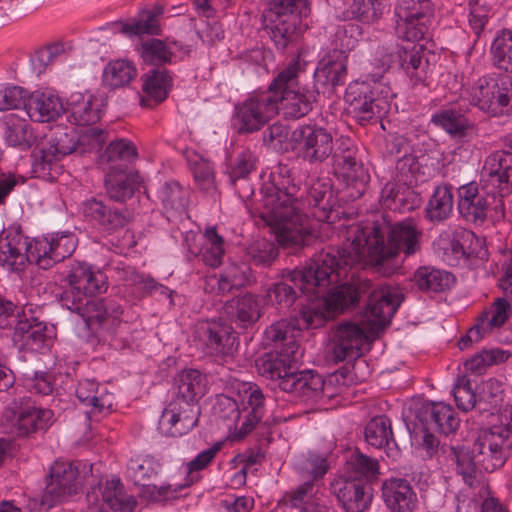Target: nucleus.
<instances>
[{
  "label": "nucleus",
  "mask_w": 512,
  "mask_h": 512,
  "mask_svg": "<svg viewBox=\"0 0 512 512\" xmlns=\"http://www.w3.org/2000/svg\"><path fill=\"white\" fill-rule=\"evenodd\" d=\"M315 259L303 269H295L289 273V280L302 292L312 293L317 299L303 307L300 319L281 320L273 323L265 330V340L275 345V351L265 354L256 360L260 375L278 382L279 388L303 401L318 402L326 393L327 386L321 376L312 371H295L294 364L301 358L299 344L295 339V331L303 328H318L335 313L355 305L359 301V292L346 283L331 289L326 296V290L314 285H308L300 279H293V274L306 271Z\"/></svg>",
  "instance_id": "obj_1"
},
{
  "label": "nucleus",
  "mask_w": 512,
  "mask_h": 512,
  "mask_svg": "<svg viewBox=\"0 0 512 512\" xmlns=\"http://www.w3.org/2000/svg\"><path fill=\"white\" fill-rule=\"evenodd\" d=\"M348 235L337 252L338 260L331 252H321L309 269L294 273L293 279L324 289L340 283L347 276V267L362 264L390 275L397 267L393 262L399 253L411 256L420 251L423 231L414 219L408 218L393 225H351Z\"/></svg>",
  "instance_id": "obj_2"
},
{
  "label": "nucleus",
  "mask_w": 512,
  "mask_h": 512,
  "mask_svg": "<svg viewBox=\"0 0 512 512\" xmlns=\"http://www.w3.org/2000/svg\"><path fill=\"white\" fill-rule=\"evenodd\" d=\"M67 287L61 295V305L77 313L90 329L113 330L120 322L121 306L112 299L96 298L94 293L107 290V277L100 270L83 262L70 266Z\"/></svg>",
  "instance_id": "obj_3"
},
{
  "label": "nucleus",
  "mask_w": 512,
  "mask_h": 512,
  "mask_svg": "<svg viewBox=\"0 0 512 512\" xmlns=\"http://www.w3.org/2000/svg\"><path fill=\"white\" fill-rule=\"evenodd\" d=\"M402 301L403 295L398 288L385 286L373 290L369 295L362 326L352 322H344L337 326L333 332L327 358L339 363L360 357L363 346L389 325Z\"/></svg>",
  "instance_id": "obj_4"
},
{
  "label": "nucleus",
  "mask_w": 512,
  "mask_h": 512,
  "mask_svg": "<svg viewBox=\"0 0 512 512\" xmlns=\"http://www.w3.org/2000/svg\"><path fill=\"white\" fill-rule=\"evenodd\" d=\"M299 188L289 176L273 178L262 188L261 218L283 247H303L311 238L309 219L302 213Z\"/></svg>",
  "instance_id": "obj_5"
},
{
  "label": "nucleus",
  "mask_w": 512,
  "mask_h": 512,
  "mask_svg": "<svg viewBox=\"0 0 512 512\" xmlns=\"http://www.w3.org/2000/svg\"><path fill=\"white\" fill-rule=\"evenodd\" d=\"M67 251L61 253L46 241L27 244L20 234H7L0 237V265L12 271L22 270L26 262L36 263L42 269L50 268L62 261Z\"/></svg>",
  "instance_id": "obj_6"
},
{
  "label": "nucleus",
  "mask_w": 512,
  "mask_h": 512,
  "mask_svg": "<svg viewBox=\"0 0 512 512\" xmlns=\"http://www.w3.org/2000/svg\"><path fill=\"white\" fill-rule=\"evenodd\" d=\"M300 71L299 60H293L278 73L270 85L272 92L279 95V111L281 110L286 118L305 116L316 101V91L299 85Z\"/></svg>",
  "instance_id": "obj_7"
},
{
  "label": "nucleus",
  "mask_w": 512,
  "mask_h": 512,
  "mask_svg": "<svg viewBox=\"0 0 512 512\" xmlns=\"http://www.w3.org/2000/svg\"><path fill=\"white\" fill-rule=\"evenodd\" d=\"M389 87L377 80L355 81L346 89L348 111L362 125L381 119L389 110Z\"/></svg>",
  "instance_id": "obj_8"
},
{
  "label": "nucleus",
  "mask_w": 512,
  "mask_h": 512,
  "mask_svg": "<svg viewBox=\"0 0 512 512\" xmlns=\"http://www.w3.org/2000/svg\"><path fill=\"white\" fill-rule=\"evenodd\" d=\"M477 461L485 471L492 472L504 465L512 452V434L499 420L482 428L474 441Z\"/></svg>",
  "instance_id": "obj_9"
},
{
  "label": "nucleus",
  "mask_w": 512,
  "mask_h": 512,
  "mask_svg": "<svg viewBox=\"0 0 512 512\" xmlns=\"http://www.w3.org/2000/svg\"><path fill=\"white\" fill-rule=\"evenodd\" d=\"M242 401L246 405L243 411L245 415L239 425L238 422L242 416L237 401L227 396H221L217 400V407L221 417L235 424V430H237L235 438L238 439L250 433L261 420L263 416L264 396L257 387L250 385L244 390Z\"/></svg>",
  "instance_id": "obj_10"
},
{
  "label": "nucleus",
  "mask_w": 512,
  "mask_h": 512,
  "mask_svg": "<svg viewBox=\"0 0 512 512\" xmlns=\"http://www.w3.org/2000/svg\"><path fill=\"white\" fill-rule=\"evenodd\" d=\"M290 147L310 164L324 163L334 149L332 134L318 125H302L291 132Z\"/></svg>",
  "instance_id": "obj_11"
},
{
  "label": "nucleus",
  "mask_w": 512,
  "mask_h": 512,
  "mask_svg": "<svg viewBox=\"0 0 512 512\" xmlns=\"http://www.w3.org/2000/svg\"><path fill=\"white\" fill-rule=\"evenodd\" d=\"M358 31V26L353 24L344 25L339 28L336 37L340 40V49L333 50L323 57L314 73L318 83L323 85L337 86L344 83L347 73V56L346 50H350L355 46L356 39L354 33Z\"/></svg>",
  "instance_id": "obj_12"
},
{
  "label": "nucleus",
  "mask_w": 512,
  "mask_h": 512,
  "mask_svg": "<svg viewBox=\"0 0 512 512\" xmlns=\"http://www.w3.org/2000/svg\"><path fill=\"white\" fill-rule=\"evenodd\" d=\"M297 469L302 474L311 475L312 480L305 481L288 491L284 499L288 505L300 511L303 507H309L310 504L324 497L316 479L327 472L328 464L325 457L310 453L298 461Z\"/></svg>",
  "instance_id": "obj_13"
},
{
  "label": "nucleus",
  "mask_w": 512,
  "mask_h": 512,
  "mask_svg": "<svg viewBox=\"0 0 512 512\" xmlns=\"http://www.w3.org/2000/svg\"><path fill=\"white\" fill-rule=\"evenodd\" d=\"M331 157L335 169L339 171L346 182L349 196L354 199L361 197L365 192L369 175L356 159V148L352 140L349 138L338 139Z\"/></svg>",
  "instance_id": "obj_14"
},
{
  "label": "nucleus",
  "mask_w": 512,
  "mask_h": 512,
  "mask_svg": "<svg viewBox=\"0 0 512 512\" xmlns=\"http://www.w3.org/2000/svg\"><path fill=\"white\" fill-rule=\"evenodd\" d=\"M395 15L397 34L407 41H418L428 32L433 5L430 0H400Z\"/></svg>",
  "instance_id": "obj_15"
},
{
  "label": "nucleus",
  "mask_w": 512,
  "mask_h": 512,
  "mask_svg": "<svg viewBox=\"0 0 512 512\" xmlns=\"http://www.w3.org/2000/svg\"><path fill=\"white\" fill-rule=\"evenodd\" d=\"M471 101L481 110L492 114L512 108V77H482L471 90Z\"/></svg>",
  "instance_id": "obj_16"
},
{
  "label": "nucleus",
  "mask_w": 512,
  "mask_h": 512,
  "mask_svg": "<svg viewBox=\"0 0 512 512\" xmlns=\"http://www.w3.org/2000/svg\"><path fill=\"white\" fill-rule=\"evenodd\" d=\"M193 337L205 353L221 359L232 357L237 350L232 327L218 321H199L194 326Z\"/></svg>",
  "instance_id": "obj_17"
},
{
  "label": "nucleus",
  "mask_w": 512,
  "mask_h": 512,
  "mask_svg": "<svg viewBox=\"0 0 512 512\" xmlns=\"http://www.w3.org/2000/svg\"><path fill=\"white\" fill-rule=\"evenodd\" d=\"M3 416L19 436H26L47 427L53 412L49 409L37 408L30 398L19 396L6 406Z\"/></svg>",
  "instance_id": "obj_18"
},
{
  "label": "nucleus",
  "mask_w": 512,
  "mask_h": 512,
  "mask_svg": "<svg viewBox=\"0 0 512 512\" xmlns=\"http://www.w3.org/2000/svg\"><path fill=\"white\" fill-rule=\"evenodd\" d=\"M89 512H132L136 506L133 496L126 493L119 478L106 479L87 493Z\"/></svg>",
  "instance_id": "obj_19"
},
{
  "label": "nucleus",
  "mask_w": 512,
  "mask_h": 512,
  "mask_svg": "<svg viewBox=\"0 0 512 512\" xmlns=\"http://www.w3.org/2000/svg\"><path fill=\"white\" fill-rule=\"evenodd\" d=\"M279 95L269 90L248 98L238 108L240 130L253 132L259 130L266 122L279 112Z\"/></svg>",
  "instance_id": "obj_20"
},
{
  "label": "nucleus",
  "mask_w": 512,
  "mask_h": 512,
  "mask_svg": "<svg viewBox=\"0 0 512 512\" xmlns=\"http://www.w3.org/2000/svg\"><path fill=\"white\" fill-rule=\"evenodd\" d=\"M481 182L485 189L498 193L501 197L512 191V153L496 151L488 155L481 170Z\"/></svg>",
  "instance_id": "obj_21"
},
{
  "label": "nucleus",
  "mask_w": 512,
  "mask_h": 512,
  "mask_svg": "<svg viewBox=\"0 0 512 512\" xmlns=\"http://www.w3.org/2000/svg\"><path fill=\"white\" fill-rule=\"evenodd\" d=\"M12 340L19 350L40 352L49 346L51 336L45 322L24 310L15 325Z\"/></svg>",
  "instance_id": "obj_22"
},
{
  "label": "nucleus",
  "mask_w": 512,
  "mask_h": 512,
  "mask_svg": "<svg viewBox=\"0 0 512 512\" xmlns=\"http://www.w3.org/2000/svg\"><path fill=\"white\" fill-rule=\"evenodd\" d=\"M330 490L347 512H363L372 500L371 487L352 477L341 476L334 479Z\"/></svg>",
  "instance_id": "obj_23"
},
{
  "label": "nucleus",
  "mask_w": 512,
  "mask_h": 512,
  "mask_svg": "<svg viewBox=\"0 0 512 512\" xmlns=\"http://www.w3.org/2000/svg\"><path fill=\"white\" fill-rule=\"evenodd\" d=\"M78 470L72 463L55 462L51 467L50 481L43 496V503L53 506L79 489Z\"/></svg>",
  "instance_id": "obj_24"
},
{
  "label": "nucleus",
  "mask_w": 512,
  "mask_h": 512,
  "mask_svg": "<svg viewBox=\"0 0 512 512\" xmlns=\"http://www.w3.org/2000/svg\"><path fill=\"white\" fill-rule=\"evenodd\" d=\"M196 405L173 401L164 409L159 419V430L163 435L179 437L188 433L198 422Z\"/></svg>",
  "instance_id": "obj_25"
},
{
  "label": "nucleus",
  "mask_w": 512,
  "mask_h": 512,
  "mask_svg": "<svg viewBox=\"0 0 512 512\" xmlns=\"http://www.w3.org/2000/svg\"><path fill=\"white\" fill-rule=\"evenodd\" d=\"M495 191L486 189L481 193L478 186L469 183L458 189V211L460 215L471 223H483L487 217L490 199Z\"/></svg>",
  "instance_id": "obj_26"
},
{
  "label": "nucleus",
  "mask_w": 512,
  "mask_h": 512,
  "mask_svg": "<svg viewBox=\"0 0 512 512\" xmlns=\"http://www.w3.org/2000/svg\"><path fill=\"white\" fill-rule=\"evenodd\" d=\"M510 312L509 302L505 299H497L488 310L478 317L477 323L470 328L467 334L460 339L459 348L461 350L468 348L471 343L481 340L493 328L503 325Z\"/></svg>",
  "instance_id": "obj_27"
},
{
  "label": "nucleus",
  "mask_w": 512,
  "mask_h": 512,
  "mask_svg": "<svg viewBox=\"0 0 512 512\" xmlns=\"http://www.w3.org/2000/svg\"><path fill=\"white\" fill-rule=\"evenodd\" d=\"M185 243L189 253L194 256L201 255L206 265L213 268L221 265L225 252L224 241L215 228L206 229L201 236L189 232L185 235Z\"/></svg>",
  "instance_id": "obj_28"
},
{
  "label": "nucleus",
  "mask_w": 512,
  "mask_h": 512,
  "mask_svg": "<svg viewBox=\"0 0 512 512\" xmlns=\"http://www.w3.org/2000/svg\"><path fill=\"white\" fill-rule=\"evenodd\" d=\"M77 153L76 134L62 129L51 132L40 149V159H36L37 169L45 171L64 156Z\"/></svg>",
  "instance_id": "obj_29"
},
{
  "label": "nucleus",
  "mask_w": 512,
  "mask_h": 512,
  "mask_svg": "<svg viewBox=\"0 0 512 512\" xmlns=\"http://www.w3.org/2000/svg\"><path fill=\"white\" fill-rule=\"evenodd\" d=\"M417 417L427 431H438L445 435L455 432L459 426L455 411L443 402L423 404Z\"/></svg>",
  "instance_id": "obj_30"
},
{
  "label": "nucleus",
  "mask_w": 512,
  "mask_h": 512,
  "mask_svg": "<svg viewBox=\"0 0 512 512\" xmlns=\"http://www.w3.org/2000/svg\"><path fill=\"white\" fill-rule=\"evenodd\" d=\"M474 239L472 231L459 228L446 230L434 242L437 254L450 266H457L465 260L464 244Z\"/></svg>",
  "instance_id": "obj_31"
},
{
  "label": "nucleus",
  "mask_w": 512,
  "mask_h": 512,
  "mask_svg": "<svg viewBox=\"0 0 512 512\" xmlns=\"http://www.w3.org/2000/svg\"><path fill=\"white\" fill-rule=\"evenodd\" d=\"M382 494L390 512H413L418 504L415 491L405 479L393 478L385 481Z\"/></svg>",
  "instance_id": "obj_32"
},
{
  "label": "nucleus",
  "mask_w": 512,
  "mask_h": 512,
  "mask_svg": "<svg viewBox=\"0 0 512 512\" xmlns=\"http://www.w3.org/2000/svg\"><path fill=\"white\" fill-rule=\"evenodd\" d=\"M85 217L96 221L108 231L123 228L131 219L127 210L111 207L96 199H90L83 203Z\"/></svg>",
  "instance_id": "obj_33"
},
{
  "label": "nucleus",
  "mask_w": 512,
  "mask_h": 512,
  "mask_svg": "<svg viewBox=\"0 0 512 512\" xmlns=\"http://www.w3.org/2000/svg\"><path fill=\"white\" fill-rule=\"evenodd\" d=\"M207 388V378L200 371L186 369L179 372L174 378L176 399L182 405H195L204 396Z\"/></svg>",
  "instance_id": "obj_34"
},
{
  "label": "nucleus",
  "mask_w": 512,
  "mask_h": 512,
  "mask_svg": "<svg viewBox=\"0 0 512 512\" xmlns=\"http://www.w3.org/2000/svg\"><path fill=\"white\" fill-rule=\"evenodd\" d=\"M140 182V176L137 172L127 171L122 165L110 166L105 179L109 197L118 202L130 198Z\"/></svg>",
  "instance_id": "obj_35"
},
{
  "label": "nucleus",
  "mask_w": 512,
  "mask_h": 512,
  "mask_svg": "<svg viewBox=\"0 0 512 512\" xmlns=\"http://www.w3.org/2000/svg\"><path fill=\"white\" fill-rule=\"evenodd\" d=\"M25 111L32 121L48 122L60 116L64 107L58 96L35 92L28 96Z\"/></svg>",
  "instance_id": "obj_36"
},
{
  "label": "nucleus",
  "mask_w": 512,
  "mask_h": 512,
  "mask_svg": "<svg viewBox=\"0 0 512 512\" xmlns=\"http://www.w3.org/2000/svg\"><path fill=\"white\" fill-rule=\"evenodd\" d=\"M69 120L77 126H92L100 119V101L92 94L76 93L69 102Z\"/></svg>",
  "instance_id": "obj_37"
},
{
  "label": "nucleus",
  "mask_w": 512,
  "mask_h": 512,
  "mask_svg": "<svg viewBox=\"0 0 512 512\" xmlns=\"http://www.w3.org/2000/svg\"><path fill=\"white\" fill-rule=\"evenodd\" d=\"M431 122L444 130L453 138L468 136L474 129V124L458 107L443 108L432 115Z\"/></svg>",
  "instance_id": "obj_38"
},
{
  "label": "nucleus",
  "mask_w": 512,
  "mask_h": 512,
  "mask_svg": "<svg viewBox=\"0 0 512 512\" xmlns=\"http://www.w3.org/2000/svg\"><path fill=\"white\" fill-rule=\"evenodd\" d=\"M250 267L245 264H231L219 277L214 275L206 280V289L211 288L218 294H225L234 288L243 287L251 282Z\"/></svg>",
  "instance_id": "obj_39"
},
{
  "label": "nucleus",
  "mask_w": 512,
  "mask_h": 512,
  "mask_svg": "<svg viewBox=\"0 0 512 512\" xmlns=\"http://www.w3.org/2000/svg\"><path fill=\"white\" fill-rule=\"evenodd\" d=\"M3 138L8 146L20 151L30 149L38 139L30 124L13 114L5 119Z\"/></svg>",
  "instance_id": "obj_40"
},
{
  "label": "nucleus",
  "mask_w": 512,
  "mask_h": 512,
  "mask_svg": "<svg viewBox=\"0 0 512 512\" xmlns=\"http://www.w3.org/2000/svg\"><path fill=\"white\" fill-rule=\"evenodd\" d=\"M76 397L86 405L92 407V413H101L111 410L114 397L105 386L95 383L93 380L84 379L78 383Z\"/></svg>",
  "instance_id": "obj_41"
},
{
  "label": "nucleus",
  "mask_w": 512,
  "mask_h": 512,
  "mask_svg": "<svg viewBox=\"0 0 512 512\" xmlns=\"http://www.w3.org/2000/svg\"><path fill=\"white\" fill-rule=\"evenodd\" d=\"M224 312L232 320L247 326L259 319V302L255 296L247 293L228 301L224 306Z\"/></svg>",
  "instance_id": "obj_42"
},
{
  "label": "nucleus",
  "mask_w": 512,
  "mask_h": 512,
  "mask_svg": "<svg viewBox=\"0 0 512 512\" xmlns=\"http://www.w3.org/2000/svg\"><path fill=\"white\" fill-rule=\"evenodd\" d=\"M447 457L456 464L457 472L462 476L464 482L473 486L477 481V452L465 446H451L446 451Z\"/></svg>",
  "instance_id": "obj_43"
},
{
  "label": "nucleus",
  "mask_w": 512,
  "mask_h": 512,
  "mask_svg": "<svg viewBox=\"0 0 512 512\" xmlns=\"http://www.w3.org/2000/svg\"><path fill=\"white\" fill-rule=\"evenodd\" d=\"M414 281L419 289L437 293L449 289L454 283V276L432 267H420L414 274Z\"/></svg>",
  "instance_id": "obj_44"
},
{
  "label": "nucleus",
  "mask_w": 512,
  "mask_h": 512,
  "mask_svg": "<svg viewBox=\"0 0 512 512\" xmlns=\"http://www.w3.org/2000/svg\"><path fill=\"white\" fill-rule=\"evenodd\" d=\"M454 198L449 186H438L426 206V216L432 222H442L452 213Z\"/></svg>",
  "instance_id": "obj_45"
},
{
  "label": "nucleus",
  "mask_w": 512,
  "mask_h": 512,
  "mask_svg": "<svg viewBox=\"0 0 512 512\" xmlns=\"http://www.w3.org/2000/svg\"><path fill=\"white\" fill-rule=\"evenodd\" d=\"M163 9L155 6L152 10H143L138 17L122 24L121 31L129 36L142 34H158L160 27L158 17L162 14Z\"/></svg>",
  "instance_id": "obj_46"
},
{
  "label": "nucleus",
  "mask_w": 512,
  "mask_h": 512,
  "mask_svg": "<svg viewBox=\"0 0 512 512\" xmlns=\"http://www.w3.org/2000/svg\"><path fill=\"white\" fill-rule=\"evenodd\" d=\"M365 439L375 448L396 446L393 438L391 421L386 416H377L371 419L365 427Z\"/></svg>",
  "instance_id": "obj_47"
},
{
  "label": "nucleus",
  "mask_w": 512,
  "mask_h": 512,
  "mask_svg": "<svg viewBox=\"0 0 512 512\" xmlns=\"http://www.w3.org/2000/svg\"><path fill=\"white\" fill-rule=\"evenodd\" d=\"M493 65L499 70L512 73V31L503 29L497 33L491 45Z\"/></svg>",
  "instance_id": "obj_48"
},
{
  "label": "nucleus",
  "mask_w": 512,
  "mask_h": 512,
  "mask_svg": "<svg viewBox=\"0 0 512 512\" xmlns=\"http://www.w3.org/2000/svg\"><path fill=\"white\" fill-rule=\"evenodd\" d=\"M379 475V463L376 459L362 453H354L347 461V475L352 479H359L366 484L377 479Z\"/></svg>",
  "instance_id": "obj_49"
},
{
  "label": "nucleus",
  "mask_w": 512,
  "mask_h": 512,
  "mask_svg": "<svg viewBox=\"0 0 512 512\" xmlns=\"http://www.w3.org/2000/svg\"><path fill=\"white\" fill-rule=\"evenodd\" d=\"M134 64L128 60H115L107 64L103 71V82L110 88H120L128 85L136 76Z\"/></svg>",
  "instance_id": "obj_50"
},
{
  "label": "nucleus",
  "mask_w": 512,
  "mask_h": 512,
  "mask_svg": "<svg viewBox=\"0 0 512 512\" xmlns=\"http://www.w3.org/2000/svg\"><path fill=\"white\" fill-rule=\"evenodd\" d=\"M159 198L167 213V218L185 212L187 198L186 192L177 182L166 183L159 191Z\"/></svg>",
  "instance_id": "obj_51"
},
{
  "label": "nucleus",
  "mask_w": 512,
  "mask_h": 512,
  "mask_svg": "<svg viewBox=\"0 0 512 512\" xmlns=\"http://www.w3.org/2000/svg\"><path fill=\"white\" fill-rule=\"evenodd\" d=\"M271 22L270 37L276 47L280 50L285 49L296 37L298 18L292 16L288 18L273 17Z\"/></svg>",
  "instance_id": "obj_52"
},
{
  "label": "nucleus",
  "mask_w": 512,
  "mask_h": 512,
  "mask_svg": "<svg viewBox=\"0 0 512 512\" xmlns=\"http://www.w3.org/2000/svg\"><path fill=\"white\" fill-rule=\"evenodd\" d=\"M171 77L165 70L153 69L144 76L143 91L156 103L163 101L168 94Z\"/></svg>",
  "instance_id": "obj_53"
},
{
  "label": "nucleus",
  "mask_w": 512,
  "mask_h": 512,
  "mask_svg": "<svg viewBox=\"0 0 512 512\" xmlns=\"http://www.w3.org/2000/svg\"><path fill=\"white\" fill-rule=\"evenodd\" d=\"M137 156L136 148L130 141L119 139L112 141L100 156L101 163H110L111 166H119L117 162H129ZM123 167L124 165L121 164Z\"/></svg>",
  "instance_id": "obj_54"
},
{
  "label": "nucleus",
  "mask_w": 512,
  "mask_h": 512,
  "mask_svg": "<svg viewBox=\"0 0 512 512\" xmlns=\"http://www.w3.org/2000/svg\"><path fill=\"white\" fill-rule=\"evenodd\" d=\"M309 13V6L307 0H273L267 12L266 17L273 19V17L288 18L292 16L300 17L307 16Z\"/></svg>",
  "instance_id": "obj_55"
},
{
  "label": "nucleus",
  "mask_w": 512,
  "mask_h": 512,
  "mask_svg": "<svg viewBox=\"0 0 512 512\" xmlns=\"http://www.w3.org/2000/svg\"><path fill=\"white\" fill-rule=\"evenodd\" d=\"M385 10L381 0H353L351 5L352 14L360 21L373 24L379 21Z\"/></svg>",
  "instance_id": "obj_56"
},
{
  "label": "nucleus",
  "mask_w": 512,
  "mask_h": 512,
  "mask_svg": "<svg viewBox=\"0 0 512 512\" xmlns=\"http://www.w3.org/2000/svg\"><path fill=\"white\" fill-rule=\"evenodd\" d=\"M107 140V133L99 128L91 126L81 130L76 135L77 153L82 155L90 151H98Z\"/></svg>",
  "instance_id": "obj_57"
},
{
  "label": "nucleus",
  "mask_w": 512,
  "mask_h": 512,
  "mask_svg": "<svg viewBox=\"0 0 512 512\" xmlns=\"http://www.w3.org/2000/svg\"><path fill=\"white\" fill-rule=\"evenodd\" d=\"M143 60L150 64H161L171 60L173 55L169 45L159 39H151L141 44Z\"/></svg>",
  "instance_id": "obj_58"
},
{
  "label": "nucleus",
  "mask_w": 512,
  "mask_h": 512,
  "mask_svg": "<svg viewBox=\"0 0 512 512\" xmlns=\"http://www.w3.org/2000/svg\"><path fill=\"white\" fill-rule=\"evenodd\" d=\"M160 465L151 457L131 459L128 463V472L135 483H141L156 475Z\"/></svg>",
  "instance_id": "obj_59"
},
{
  "label": "nucleus",
  "mask_w": 512,
  "mask_h": 512,
  "mask_svg": "<svg viewBox=\"0 0 512 512\" xmlns=\"http://www.w3.org/2000/svg\"><path fill=\"white\" fill-rule=\"evenodd\" d=\"M257 158L250 150H243L237 154L230 172V179L234 185L236 181L244 180L256 167Z\"/></svg>",
  "instance_id": "obj_60"
},
{
  "label": "nucleus",
  "mask_w": 512,
  "mask_h": 512,
  "mask_svg": "<svg viewBox=\"0 0 512 512\" xmlns=\"http://www.w3.org/2000/svg\"><path fill=\"white\" fill-rule=\"evenodd\" d=\"M28 92L19 86L0 88V111L18 109L27 103Z\"/></svg>",
  "instance_id": "obj_61"
},
{
  "label": "nucleus",
  "mask_w": 512,
  "mask_h": 512,
  "mask_svg": "<svg viewBox=\"0 0 512 512\" xmlns=\"http://www.w3.org/2000/svg\"><path fill=\"white\" fill-rule=\"evenodd\" d=\"M453 396L459 409L469 411L474 408L476 396L471 388L469 379L465 376L457 379L453 388Z\"/></svg>",
  "instance_id": "obj_62"
},
{
  "label": "nucleus",
  "mask_w": 512,
  "mask_h": 512,
  "mask_svg": "<svg viewBox=\"0 0 512 512\" xmlns=\"http://www.w3.org/2000/svg\"><path fill=\"white\" fill-rule=\"evenodd\" d=\"M295 289L286 282L273 284L266 292V298L281 307H290L296 299Z\"/></svg>",
  "instance_id": "obj_63"
},
{
  "label": "nucleus",
  "mask_w": 512,
  "mask_h": 512,
  "mask_svg": "<svg viewBox=\"0 0 512 512\" xmlns=\"http://www.w3.org/2000/svg\"><path fill=\"white\" fill-rule=\"evenodd\" d=\"M186 485H145L143 484V488L141 490L142 496L149 501H166L177 497V493L183 489Z\"/></svg>",
  "instance_id": "obj_64"
}]
</instances>
